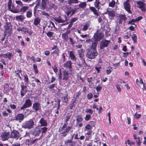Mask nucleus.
<instances>
[{"mask_svg":"<svg viewBox=\"0 0 146 146\" xmlns=\"http://www.w3.org/2000/svg\"><path fill=\"white\" fill-rule=\"evenodd\" d=\"M41 133V129L38 127H36L32 131V135L36 137L40 136Z\"/></svg>","mask_w":146,"mask_h":146,"instance_id":"nucleus-12","label":"nucleus"},{"mask_svg":"<svg viewBox=\"0 0 146 146\" xmlns=\"http://www.w3.org/2000/svg\"><path fill=\"white\" fill-rule=\"evenodd\" d=\"M10 132L8 131L2 132L1 134L0 137L3 141L7 140L9 138Z\"/></svg>","mask_w":146,"mask_h":146,"instance_id":"nucleus-11","label":"nucleus"},{"mask_svg":"<svg viewBox=\"0 0 146 146\" xmlns=\"http://www.w3.org/2000/svg\"><path fill=\"white\" fill-rule=\"evenodd\" d=\"M68 124L67 123L64 124L61 128H60L59 130V131L60 134L64 137L67 135V133L71 129V127L68 126Z\"/></svg>","mask_w":146,"mask_h":146,"instance_id":"nucleus-2","label":"nucleus"},{"mask_svg":"<svg viewBox=\"0 0 146 146\" xmlns=\"http://www.w3.org/2000/svg\"><path fill=\"white\" fill-rule=\"evenodd\" d=\"M94 2V7L98 10H99L101 8L100 5L101 4L100 0H95Z\"/></svg>","mask_w":146,"mask_h":146,"instance_id":"nucleus-21","label":"nucleus"},{"mask_svg":"<svg viewBox=\"0 0 146 146\" xmlns=\"http://www.w3.org/2000/svg\"><path fill=\"white\" fill-rule=\"evenodd\" d=\"M73 141L72 139H68L67 141H64V144L66 145L69 146H73Z\"/></svg>","mask_w":146,"mask_h":146,"instance_id":"nucleus-26","label":"nucleus"},{"mask_svg":"<svg viewBox=\"0 0 146 146\" xmlns=\"http://www.w3.org/2000/svg\"><path fill=\"white\" fill-rule=\"evenodd\" d=\"M56 85V84H52L48 86V88L49 89H52L55 87Z\"/></svg>","mask_w":146,"mask_h":146,"instance_id":"nucleus-55","label":"nucleus"},{"mask_svg":"<svg viewBox=\"0 0 146 146\" xmlns=\"http://www.w3.org/2000/svg\"><path fill=\"white\" fill-rule=\"evenodd\" d=\"M54 35V33L51 31L48 32L46 33L47 36L50 38L53 37Z\"/></svg>","mask_w":146,"mask_h":146,"instance_id":"nucleus-50","label":"nucleus"},{"mask_svg":"<svg viewBox=\"0 0 146 146\" xmlns=\"http://www.w3.org/2000/svg\"><path fill=\"white\" fill-rule=\"evenodd\" d=\"M102 89V86L100 85H98L96 87V89L97 92L100 91Z\"/></svg>","mask_w":146,"mask_h":146,"instance_id":"nucleus-57","label":"nucleus"},{"mask_svg":"<svg viewBox=\"0 0 146 146\" xmlns=\"http://www.w3.org/2000/svg\"><path fill=\"white\" fill-rule=\"evenodd\" d=\"M110 40H108L105 39L102 40L100 43V49H103L107 47L110 42Z\"/></svg>","mask_w":146,"mask_h":146,"instance_id":"nucleus-8","label":"nucleus"},{"mask_svg":"<svg viewBox=\"0 0 146 146\" xmlns=\"http://www.w3.org/2000/svg\"><path fill=\"white\" fill-rule=\"evenodd\" d=\"M70 31L68 30L66 32L62 33V38L65 41H67L68 40V35L70 33Z\"/></svg>","mask_w":146,"mask_h":146,"instance_id":"nucleus-18","label":"nucleus"},{"mask_svg":"<svg viewBox=\"0 0 146 146\" xmlns=\"http://www.w3.org/2000/svg\"><path fill=\"white\" fill-rule=\"evenodd\" d=\"M93 96L92 94L90 93L88 94L87 95V97L88 99H90L91 98H92Z\"/></svg>","mask_w":146,"mask_h":146,"instance_id":"nucleus-60","label":"nucleus"},{"mask_svg":"<svg viewBox=\"0 0 146 146\" xmlns=\"http://www.w3.org/2000/svg\"><path fill=\"white\" fill-rule=\"evenodd\" d=\"M28 8L29 7L24 6L20 9H18V13L20 12L22 13H24L27 10Z\"/></svg>","mask_w":146,"mask_h":146,"instance_id":"nucleus-24","label":"nucleus"},{"mask_svg":"<svg viewBox=\"0 0 146 146\" xmlns=\"http://www.w3.org/2000/svg\"><path fill=\"white\" fill-rule=\"evenodd\" d=\"M131 38L134 43H136L137 42V36L135 34H133Z\"/></svg>","mask_w":146,"mask_h":146,"instance_id":"nucleus-42","label":"nucleus"},{"mask_svg":"<svg viewBox=\"0 0 146 146\" xmlns=\"http://www.w3.org/2000/svg\"><path fill=\"white\" fill-rule=\"evenodd\" d=\"M12 56V53H8L3 54V56L5 58H7L9 60H11V57Z\"/></svg>","mask_w":146,"mask_h":146,"instance_id":"nucleus-34","label":"nucleus"},{"mask_svg":"<svg viewBox=\"0 0 146 146\" xmlns=\"http://www.w3.org/2000/svg\"><path fill=\"white\" fill-rule=\"evenodd\" d=\"M41 126H46L47 125L46 121L43 118H41L39 121Z\"/></svg>","mask_w":146,"mask_h":146,"instance_id":"nucleus-28","label":"nucleus"},{"mask_svg":"<svg viewBox=\"0 0 146 146\" xmlns=\"http://www.w3.org/2000/svg\"><path fill=\"white\" fill-rule=\"evenodd\" d=\"M90 22H88L85 24L83 28L82 29V31H86L88 29L90 26Z\"/></svg>","mask_w":146,"mask_h":146,"instance_id":"nucleus-37","label":"nucleus"},{"mask_svg":"<svg viewBox=\"0 0 146 146\" xmlns=\"http://www.w3.org/2000/svg\"><path fill=\"white\" fill-rule=\"evenodd\" d=\"M97 50L88 49L87 50L86 56L87 57L90 59H93L96 58L98 55Z\"/></svg>","mask_w":146,"mask_h":146,"instance_id":"nucleus-3","label":"nucleus"},{"mask_svg":"<svg viewBox=\"0 0 146 146\" xmlns=\"http://www.w3.org/2000/svg\"><path fill=\"white\" fill-rule=\"evenodd\" d=\"M72 64V63L71 61H68L64 64L63 66L64 67L68 68L69 71H73Z\"/></svg>","mask_w":146,"mask_h":146,"instance_id":"nucleus-13","label":"nucleus"},{"mask_svg":"<svg viewBox=\"0 0 146 146\" xmlns=\"http://www.w3.org/2000/svg\"><path fill=\"white\" fill-rule=\"evenodd\" d=\"M89 9L91 12L93 13L94 15L97 17L99 15V14L98 12V11H99V10H98V9H97L95 7L90 6L89 7Z\"/></svg>","mask_w":146,"mask_h":146,"instance_id":"nucleus-17","label":"nucleus"},{"mask_svg":"<svg viewBox=\"0 0 146 146\" xmlns=\"http://www.w3.org/2000/svg\"><path fill=\"white\" fill-rule=\"evenodd\" d=\"M104 36V34L102 32H99L98 30H97L93 36L94 42H98L103 38Z\"/></svg>","mask_w":146,"mask_h":146,"instance_id":"nucleus-4","label":"nucleus"},{"mask_svg":"<svg viewBox=\"0 0 146 146\" xmlns=\"http://www.w3.org/2000/svg\"><path fill=\"white\" fill-rule=\"evenodd\" d=\"M91 115L89 114H87L86 115L85 118V119L86 121H88L90 118Z\"/></svg>","mask_w":146,"mask_h":146,"instance_id":"nucleus-59","label":"nucleus"},{"mask_svg":"<svg viewBox=\"0 0 146 146\" xmlns=\"http://www.w3.org/2000/svg\"><path fill=\"white\" fill-rule=\"evenodd\" d=\"M41 129V135H40V137H41L43 135V133H45L48 129L46 127H44L42 128H40Z\"/></svg>","mask_w":146,"mask_h":146,"instance_id":"nucleus-41","label":"nucleus"},{"mask_svg":"<svg viewBox=\"0 0 146 146\" xmlns=\"http://www.w3.org/2000/svg\"><path fill=\"white\" fill-rule=\"evenodd\" d=\"M46 1L42 0L41 7L42 9H44L46 8Z\"/></svg>","mask_w":146,"mask_h":146,"instance_id":"nucleus-45","label":"nucleus"},{"mask_svg":"<svg viewBox=\"0 0 146 146\" xmlns=\"http://www.w3.org/2000/svg\"><path fill=\"white\" fill-rule=\"evenodd\" d=\"M85 128V129L84 131H86V130L88 131L91 129L92 128V127L91 126V125H90V124H88L86 126Z\"/></svg>","mask_w":146,"mask_h":146,"instance_id":"nucleus-44","label":"nucleus"},{"mask_svg":"<svg viewBox=\"0 0 146 146\" xmlns=\"http://www.w3.org/2000/svg\"><path fill=\"white\" fill-rule=\"evenodd\" d=\"M34 119H30V120L24 122L22 125V128L25 129H30L34 127L35 125Z\"/></svg>","mask_w":146,"mask_h":146,"instance_id":"nucleus-1","label":"nucleus"},{"mask_svg":"<svg viewBox=\"0 0 146 146\" xmlns=\"http://www.w3.org/2000/svg\"><path fill=\"white\" fill-rule=\"evenodd\" d=\"M128 29L130 31H135V27L132 26H130L128 28Z\"/></svg>","mask_w":146,"mask_h":146,"instance_id":"nucleus-63","label":"nucleus"},{"mask_svg":"<svg viewBox=\"0 0 146 146\" xmlns=\"http://www.w3.org/2000/svg\"><path fill=\"white\" fill-rule=\"evenodd\" d=\"M101 68V66L100 64H98L97 66L95 68V69L97 72V73H98L100 72V69Z\"/></svg>","mask_w":146,"mask_h":146,"instance_id":"nucleus-51","label":"nucleus"},{"mask_svg":"<svg viewBox=\"0 0 146 146\" xmlns=\"http://www.w3.org/2000/svg\"><path fill=\"white\" fill-rule=\"evenodd\" d=\"M92 45L90 46V49L96 50V48L98 42H93V41H92Z\"/></svg>","mask_w":146,"mask_h":146,"instance_id":"nucleus-35","label":"nucleus"},{"mask_svg":"<svg viewBox=\"0 0 146 146\" xmlns=\"http://www.w3.org/2000/svg\"><path fill=\"white\" fill-rule=\"evenodd\" d=\"M78 53L79 56L80 58H82L84 55V52L83 51L82 49L79 50L78 51Z\"/></svg>","mask_w":146,"mask_h":146,"instance_id":"nucleus-47","label":"nucleus"},{"mask_svg":"<svg viewBox=\"0 0 146 146\" xmlns=\"http://www.w3.org/2000/svg\"><path fill=\"white\" fill-rule=\"evenodd\" d=\"M33 70L35 71V74H38V72L37 65L35 64H33Z\"/></svg>","mask_w":146,"mask_h":146,"instance_id":"nucleus-39","label":"nucleus"},{"mask_svg":"<svg viewBox=\"0 0 146 146\" xmlns=\"http://www.w3.org/2000/svg\"><path fill=\"white\" fill-rule=\"evenodd\" d=\"M25 18V17L24 15H23L17 16L15 17L16 20L17 21L19 20L21 21H23Z\"/></svg>","mask_w":146,"mask_h":146,"instance_id":"nucleus-27","label":"nucleus"},{"mask_svg":"<svg viewBox=\"0 0 146 146\" xmlns=\"http://www.w3.org/2000/svg\"><path fill=\"white\" fill-rule=\"evenodd\" d=\"M33 110L37 111L40 108V105L38 103H35L33 104Z\"/></svg>","mask_w":146,"mask_h":146,"instance_id":"nucleus-25","label":"nucleus"},{"mask_svg":"<svg viewBox=\"0 0 146 146\" xmlns=\"http://www.w3.org/2000/svg\"><path fill=\"white\" fill-rule=\"evenodd\" d=\"M68 53L69 54V56L71 59L73 60L76 59V57L74 54V52L73 51H68Z\"/></svg>","mask_w":146,"mask_h":146,"instance_id":"nucleus-23","label":"nucleus"},{"mask_svg":"<svg viewBox=\"0 0 146 146\" xmlns=\"http://www.w3.org/2000/svg\"><path fill=\"white\" fill-rule=\"evenodd\" d=\"M20 136L19 132L17 131L14 130L11 132L10 137L18 139Z\"/></svg>","mask_w":146,"mask_h":146,"instance_id":"nucleus-14","label":"nucleus"},{"mask_svg":"<svg viewBox=\"0 0 146 146\" xmlns=\"http://www.w3.org/2000/svg\"><path fill=\"white\" fill-rule=\"evenodd\" d=\"M73 9L74 10L76 11L78 9H80V8L78 6V5H74Z\"/></svg>","mask_w":146,"mask_h":146,"instance_id":"nucleus-64","label":"nucleus"},{"mask_svg":"<svg viewBox=\"0 0 146 146\" xmlns=\"http://www.w3.org/2000/svg\"><path fill=\"white\" fill-rule=\"evenodd\" d=\"M59 50L58 48L56 49L54 51H53L51 53V54H55L57 55V56H59Z\"/></svg>","mask_w":146,"mask_h":146,"instance_id":"nucleus-49","label":"nucleus"},{"mask_svg":"<svg viewBox=\"0 0 146 146\" xmlns=\"http://www.w3.org/2000/svg\"><path fill=\"white\" fill-rule=\"evenodd\" d=\"M56 78L54 77L53 76H52L51 78V81L48 83L49 84L50 83H53L54 81H55Z\"/></svg>","mask_w":146,"mask_h":146,"instance_id":"nucleus-58","label":"nucleus"},{"mask_svg":"<svg viewBox=\"0 0 146 146\" xmlns=\"http://www.w3.org/2000/svg\"><path fill=\"white\" fill-rule=\"evenodd\" d=\"M24 82L25 83V84H28L29 82V79L28 76L27 74H25L24 75Z\"/></svg>","mask_w":146,"mask_h":146,"instance_id":"nucleus-38","label":"nucleus"},{"mask_svg":"<svg viewBox=\"0 0 146 146\" xmlns=\"http://www.w3.org/2000/svg\"><path fill=\"white\" fill-rule=\"evenodd\" d=\"M24 33L25 34L27 33L29 35H31L33 33L31 29H28L25 27L24 29Z\"/></svg>","mask_w":146,"mask_h":146,"instance_id":"nucleus-30","label":"nucleus"},{"mask_svg":"<svg viewBox=\"0 0 146 146\" xmlns=\"http://www.w3.org/2000/svg\"><path fill=\"white\" fill-rule=\"evenodd\" d=\"M15 2L16 4L20 5L21 6H22L23 5L22 2L21 1H16Z\"/></svg>","mask_w":146,"mask_h":146,"instance_id":"nucleus-61","label":"nucleus"},{"mask_svg":"<svg viewBox=\"0 0 146 146\" xmlns=\"http://www.w3.org/2000/svg\"><path fill=\"white\" fill-rule=\"evenodd\" d=\"M11 4L12 0H9L8 3V9L9 10L13 13H18L19 9L16 8L14 5H11Z\"/></svg>","mask_w":146,"mask_h":146,"instance_id":"nucleus-6","label":"nucleus"},{"mask_svg":"<svg viewBox=\"0 0 146 146\" xmlns=\"http://www.w3.org/2000/svg\"><path fill=\"white\" fill-rule=\"evenodd\" d=\"M78 0H68V4L71 5L73 4H77L78 3Z\"/></svg>","mask_w":146,"mask_h":146,"instance_id":"nucleus-36","label":"nucleus"},{"mask_svg":"<svg viewBox=\"0 0 146 146\" xmlns=\"http://www.w3.org/2000/svg\"><path fill=\"white\" fill-rule=\"evenodd\" d=\"M129 2V0H127L123 3V5L126 11L129 13L131 14L132 12L131 10V5Z\"/></svg>","mask_w":146,"mask_h":146,"instance_id":"nucleus-9","label":"nucleus"},{"mask_svg":"<svg viewBox=\"0 0 146 146\" xmlns=\"http://www.w3.org/2000/svg\"><path fill=\"white\" fill-rule=\"evenodd\" d=\"M136 22L135 19H132L131 20L129 21L127 23L128 25H135V27H136L137 25L134 23L135 22Z\"/></svg>","mask_w":146,"mask_h":146,"instance_id":"nucleus-40","label":"nucleus"},{"mask_svg":"<svg viewBox=\"0 0 146 146\" xmlns=\"http://www.w3.org/2000/svg\"><path fill=\"white\" fill-rule=\"evenodd\" d=\"M78 19V18L77 17L72 18L70 20V22L72 24L73 23L76 22Z\"/></svg>","mask_w":146,"mask_h":146,"instance_id":"nucleus-53","label":"nucleus"},{"mask_svg":"<svg viewBox=\"0 0 146 146\" xmlns=\"http://www.w3.org/2000/svg\"><path fill=\"white\" fill-rule=\"evenodd\" d=\"M115 4V1L114 0H112L111 2L109 3V6L110 7H113L114 6Z\"/></svg>","mask_w":146,"mask_h":146,"instance_id":"nucleus-48","label":"nucleus"},{"mask_svg":"<svg viewBox=\"0 0 146 146\" xmlns=\"http://www.w3.org/2000/svg\"><path fill=\"white\" fill-rule=\"evenodd\" d=\"M78 5L80 9H83L86 7L87 4L86 2H81Z\"/></svg>","mask_w":146,"mask_h":146,"instance_id":"nucleus-33","label":"nucleus"},{"mask_svg":"<svg viewBox=\"0 0 146 146\" xmlns=\"http://www.w3.org/2000/svg\"><path fill=\"white\" fill-rule=\"evenodd\" d=\"M14 119L16 121H23L24 118V115L22 113H20L18 114L17 116L14 117Z\"/></svg>","mask_w":146,"mask_h":146,"instance_id":"nucleus-19","label":"nucleus"},{"mask_svg":"<svg viewBox=\"0 0 146 146\" xmlns=\"http://www.w3.org/2000/svg\"><path fill=\"white\" fill-rule=\"evenodd\" d=\"M136 142L138 146H140L141 144L140 140V138L138 137L136 139Z\"/></svg>","mask_w":146,"mask_h":146,"instance_id":"nucleus-62","label":"nucleus"},{"mask_svg":"<svg viewBox=\"0 0 146 146\" xmlns=\"http://www.w3.org/2000/svg\"><path fill=\"white\" fill-rule=\"evenodd\" d=\"M131 36V33L129 34L127 33V35H124L123 36V38L124 39H127L129 38Z\"/></svg>","mask_w":146,"mask_h":146,"instance_id":"nucleus-54","label":"nucleus"},{"mask_svg":"<svg viewBox=\"0 0 146 146\" xmlns=\"http://www.w3.org/2000/svg\"><path fill=\"white\" fill-rule=\"evenodd\" d=\"M137 7L141 10L145 12L146 11L145 8V4L144 2L141 1H137L136 2Z\"/></svg>","mask_w":146,"mask_h":146,"instance_id":"nucleus-10","label":"nucleus"},{"mask_svg":"<svg viewBox=\"0 0 146 146\" xmlns=\"http://www.w3.org/2000/svg\"><path fill=\"white\" fill-rule=\"evenodd\" d=\"M40 19L39 17H37L35 19L33 24L36 26L37 25L40 23Z\"/></svg>","mask_w":146,"mask_h":146,"instance_id":"nucleus-32","label":"nucleus"},{"mask_svg":"<svg viewBox=\"0 0 146 146\" xmlns=\"http://www.w3.org/2000/svg\"><path fill=\"white\" fill-rule=\"evenodd\" d=\"M118 17L119 18L118 22L119 24H122L123 21L125 22V21L127 19L126 16L125 14H120L118 16Z\"/></svg>","mask_w":146,"mask_h":146,"instance_id":"nucleus-15","label":"nucleus"},{"mask_svg":"<svg viewBox=\"0 0 146 146\" xmlns=\"http://www.w3.org/2000/svg\"><path fill=\"white\" fill-rule=\"evenodd\" d=\"M32 105L31 101H25V102L23 106L21 108V109L22 110L24 108L30 106Z\"/></svg>","mask_w":146,"mask_h":146,"instance_id":"nucleus-22","label":"nucleus"},{"mask_svg":"<svg viewBox=\"0 0 146 146\" xmlns=\"http://www.w3.org/2000/svg\"><path fill=\"white\" fill-rule=\"evenodd\" d=\"M107 12L109 17L113 18L115 16V12L113 10L111 11H107Z\"/></svg>","mask_w":146,"mask_h":146,"instance_id":"nucleus-29","label":"nucleus"},{"mask_svg":"<svg viewBox=\"0 0 146 146\" xmlns=\"http://www.w3.org/2000/svg\"><path fill=\"white\" fill-rule=\"evenodd\" d=\"M82 119L80 116L79 115H78L76 117V119L77 124H78L80 122H82Z\"/></svg>","mask_w":146,"mask_h":146,"instance_id":"nucleus-43","label":"nucleus"},{"mask_svg":"<svg viewBox=\"0 0 146 146\" xmlns=\"http://www.w3.org/2000/svg\"><path fill=\"white\" fill-rule=\"evenodd\" d=\"M4 90L5 91L6 93H8L10 92L9 86L8 84L7 83H5L4 86Z\"/></svg>","mask_w":146,"mask_h":146,"instance_id":"nucleus-31","label":"nucleus"},{"mask_svg":"<svg viewBox=\"0 0 146 146\" xmlns=\"http://www.w3.org/2000/svg\"><path fill=\"white\" fill-rule=\"evenodd\" d=\"M26 17L27 18H31L32 16V13L31 11H29L27 12L26 13Z\"/></svg>","mask_w":146,"mask_h":146,"instance_id":"nucleus-46","label":"nucleus"},{"mask_svg":"<svg viewBox=\"0 0 146 146\" xmlns=\"http://www.w3.org/2000/svg\"><path fill=\"white\" fill-rule=\"evenodd\" d=\"M21 89L20 90L21 96V97L23 96L27 92L26 88L27 86L23 84L21 85Z\"/></svg>","mask_w":146,"mask_h":146,"instance_id":"nucleus-16","label":"nucleus"},{"mask_svg":"<svg viewBox=\"0 0 146 146\" xmlns=\"http://www.w3.org/2000/svg\"><path fill=\"white\" fill-rule=\"evenodd\" d=\"M85 112L86 113H89L90 114H92L93 112V111L91 109L87 108Z\"/></svg>","mask_w":146,"mask_h":146,"instance_id":"nucleus-52","label":"nucleus"},{"mask_svg":"<svg viewBox=\"0 0 146 146\" xmlns=\"http://www.w3.org/2000/svg\"><path fill=\"white\" fill-rule=\"evenodd\" d=\"M55 21L58 23H63L67 21V18L65 15H62L54 19Z\"/></svg>","mask_w":146,"mask_h":146,"instance_id":"nucleus-7","label":"nucleus"},{"mask_svg":"<svg viewBox=\"0 0 146 146\" xmlns=\"http://www.w3.org/2000/svg\"><path fill=\"white\" fill-rule=\"evenodd\" d=\"M72 72L70 71L66 70H64L62 72L63 78L62 80L65 81H67L72 76Z\"/></svg>","mask_w":146,"mask_h":146,"instance_id":"nucleus-5","label":"nucleus"},{"mask_svg":"<svg viewBox=\"0 0 146 146\" xmlns=\"http://www.w3.org/2000/svg\"><path fill=\"white\" fill-rule=\"evenodd\" d=\"M22 71L21 69L20 70H15L14 73H15V76L16 77L19 78V80H22V78L20 76V74H21Z\"/></svg>","mask_w":146,"mask_h":146,"instance_id":"nucleus-20","label":"nucleus"},{"mask_svg":"<svg viewBox=\"0 0 146 146\" xmlns=\"http://www.w3.org/2000/svg\"><path fill=\"white\" fill-rule=\"evenodd\" d=\"M141 116V115L140 114H137L136 113L134 115V117L137 119H138Z\"/></svg>","mask_w":146,"mask_h":146,"instance_id":"nucleus-56","label":"nucleus"}]
</instances>
